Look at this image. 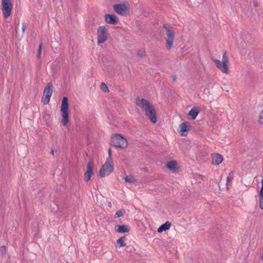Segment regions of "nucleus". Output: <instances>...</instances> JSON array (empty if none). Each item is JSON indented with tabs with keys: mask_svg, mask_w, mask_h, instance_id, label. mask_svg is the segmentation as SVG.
<instances>
[{
	"mask_svg": "<svg viewBox=\"0 0 263 263\" xmlns=\"http://www.w3.org/2000/svg\"><path fill=\"white\" fill-rule=\"evenodd\" d=\"M136 104L145 111L146 116L152 123L155 124L157 122V118L155 107L147 100L138 98L136 100Z\"/></svg>",
	"mask_w": 263,
	"mask_h": 263,
	"instance_id": "1",
	"label": "nucleus"
},
{
	"mask_svg": "<svg viewBox=\"0 0 263 263\" xmlns=\"http://www.w3.org/2000/svg\"><path fill=\"white\" fill-rule=\"evenodd\" d=\"M110 142L112 146L121 148L126 147L128 145L126 139L119 134H116L111 137Z\"/></svg>",
	"mask_w": 263,
	"mask_h": 263,
	"instance_id": "2",
	"label": "nucleus"
},
{
	"mask_svg": "<svg viewBox=\"0 0 263 263\" xmlns=\"http://www.w3.org/2000/svg\"><path fill=\"white\" fill-rule=\"evenodd\" d=\"M163 28L166 30L165 47L167 50H170L173 46L175 39V32L172 28L167 25H163Z\"/></svg>",
	"mask_w": 263,
	"mask_h": 263,
	"instance_id": "3",
	"label": "nucleus"
},
{
	"mask_svg": "<svg viewBox=\"0 0 263 263\" xmlns=\"http://www.w3.org/2000/svg\"><path fill=\"white\" fill-rule=\"evenodd\" d=\"M61 111L62 116V123L64 126L67 125L69 122V108L68 98L64 97L62 101Z\"/></svg>",
	"mask_w": 263,
	"mask_h": 263,
	"instance_id": "4",
	"label": "nucleus"
},
{
	"mask_svg": "<svg viewBox=\"0 0 263 263\" xmlns=\"http://www.w3.org/2000/svg\"><path fill=\"white\" fill-rule=\"evenodd\" d=\"M2 10L5 18L10 16L13 8L11 0H2Z\"/></svg>",
	"mask_w": 263,
	"mask_h": 263,
	"instance_id": "5",
	"label": "nucleus"
},
{
	"mask_svg": "<svg viewBox=\"0 0 263 263\" xmlns=\"http://www.w3.org/2000/svg\"><path fill=\"white\" fill-rule=\"evenodd\" d=\"M97 35L99 44L104 43L108 39L109 34L105 26H101L98 28Z\"/></svg>",
	"mask_w": 263,
	"mask_h": 263,
	"instance_id": "6",
	"label": "nucleus"
},
{
	"mask_svg": "<svg viewBox=\"0 0 263 263\" xmlns=\"http://www.w3.org/2000/svg\"><path fill=\"white\" fill-rule=\"evenodd\" d=\"M52 84L48 83L44 90L43 96L42 98V102L44 104H48L50 101V98L52 94Z\"/></svg>",
	"mask_w": 263,
	"mask_h": 263,
	"instance_id": "7",
	"label": "nucleus"
},
{
	"mask_svg": "<svg viewBox=\"0 0 263 263\" xmlns=\"http://www.w3.org/2000/svg\"><path fill=\"white\" fill-rule=\"evenodd\" d=\"M113 8L116 12L122 16L126 15L129 11L127 2L115 4L114 5Z\"/></svg>",
	"mask_w": 263,
	"mask_h": 263,
	"instance_id": "8",
	"label": "nucleus"
},
{
	"mask_svg": "<svg viewBox=\"0 0 263 263\" xmlns=\"http://www.w3.org/2000/svg\"><path fill=\"white\" fill-rule=\"evenodd\" d=\"M114 170L112 165H108L107 163H104L99 172V175L101 177L109 175Z\"/></svg>",
	"mask_w": 263,
	"mask_h": 263,
	"instance_id": "9",
	"label": "nucleus"
},
{
	"mask_svg": "<svg viewBox=\"0 0 263 263\" xmlns=\"http://www.w3.org/2000/svg\"><path fill=\"white\" fill-rule=\"evenodd\" d=\"M213 61L216 67L224 73H228V63L227 61H220L219 60L214 59Z\"/></svg>",
	"mask_w": 263,
	"mask_h": 263,
	"instance_id": "10",
	"label": "nucleus"
},
{
	"mask_svg": "<svg viewBox=\"0 0 263 263\" xmlns=\"http://www.w3.org/2000/svg\"><path fill=\"white\" fill-rule=\"evenodd\" d=\"M104 18L107 24L116 25L118 23V18L114 14H106L105 15Z\"/></svg>",
	"mask_w": 263,
	"mask_h": 263,
	"instance_id": "11",
	"label": "nucleus"
},
{
	"mask_svg": "<svg viewBox=\"0 0 263 263\" xmlns=\"http://www.w3.org/2000/svg\"><path fill=\"white\" fill-rule=\"evenodd\" d=\"M212 164L215 165H219L223 160L222 156L218 154L214 153L212 155Z\"/></svg>",
	"mask_w": 263,
	"mask_h": 263,
	"instance_id": "12",
	"label": "nucleus"
},
{
	"mask_svg": "<svg viewBox=\"0 0 263 263\" xmlns=\"http://www.w3.org/2000/svg\"><path fill=\"white\" fill-rule=\"evenodd\" d=\"M93 174L92 168L91 165V163L89 162L87 164V171L84 174L85 181L88 182L90 180V178Z\"/></svg>",
	"mask_w": 263,
	"mask_h": 263,
	"instance_id": "13",
	"label": "nucleus"
},
{
	"mask_svg": "<svg viewBox=\"0 0 263 263\" xmlns=\"http://www.w3.org/2000/svg\"><path fill=\"white\" fill-rule=\"evenodd\" d=\"M115 230L118 233H124L128 232L130 231V229L126 225H117L115 227Z\"/></svg>",
	"mask_w": 263,
	"mask_h": 263,
	"instance_id": "14",
	"label": "nucleus"
},
{
	"mask_svg": "<svg viewBox=\"0 0 263 263\" xmlns=\"http://www.w3.org/2000/svg\"><path fill=\"white\" fill-rule=\"evenodd\" d=\"M199 110L196 107H192L189 111L188 115L191 116L192 120H195L197 117Z\"/></svg>",
	"mask_w": 263,
	"mask_h": 263,
	"instance_id": "15",
	"label": "nucleus"
},
{
	"mask_svg": "<svg viewBox=\"0 0 263 263\" xmlns=\"http://www.w3.org/2000/svg\"><path fill=\"white\" fill-rule=\"evenodd\" d=\"M171 226V223L169 221H166L163 224H162L157 230V231L159 233H161L163 231H165L167 230H168Z\"/></svg>",
	"mask_w": 263,
	"mask_h": 263,
	"instance_id": "16",
	"label": "nucleus"
},
{
	"mask_svg": "<svg viewBox=\"0 0 263 263\" xmlns=\"http://www.w3.org/2000/svg\"><path fill=\"white\" fill-rule=\"evenodd\" d=\"M177 162L176 161H168L166 163V166L172 171L175 172L177 169Z\"/></svg>",
	"mask_w": 263,
	"mask_h": 263,
	"instance_id": "17",
	"label": "nucleus"
},
{
	"mask_svg": "<svg viewBox=\"0 0 263 263\" xmlns=\"http://www.w3.org/2000/svg\"><path fill=\"white\" fill-rule=\"evenodd\" d=\"M188 126L186 123H182L180 125V132L182 136H185L188 132Z\"/></svg>",
	"mask_w": 263,
	"mask_h": 263,
	"instance_id": "18",
	"label": "nucleus"
},
{
	"mask_svg": "<svg viewBox=\"0 0 263 263\" xmlns=\"http://www.w3.org/2000/svg\"><path fill=\"white\" fill-rule=\"evenodd\" d=\"M125 239V237H122L120 238L117 240V245L116 246V248H121L122 247H124L126 246V243L124 242V240Z\"/></svg>",
	"mask_w": 263,
	"mask_h": 263,
	"instance_id": "19",
	"label": "nucleus"
},
{
	"mask_svg": "<svg viewBox=\"0 0 263 263\" xmlns=\"http://www.w3.org/2000/svg\"><path fill=\"white\" fill-rule=\"evenodd\" d=\"M258 202L260 209L263 210V192L259 191L258 194Z\"/></svg>",
	"mask_w": 263,
	"mask_h": 263,
	"instance_id": "20",
	"label": "nucleus"
},
{
	"mask_svg": "<svg viewBox=\"0 0 263 263\" xmlns=\"http://www.w3.org/2000/svg\"><path fill=\"white\" fill-rule=\"evenodd\" d=\"M125 181L128 183H134L136 182V180L132 175L127 176L125 178Z\"/></svg>",
	"mask_w": 263,
	"mask_h": 263,
	"instance_id": "21",
	"label": "nucleus"
},
{
	"mask_svg": "<svg viewBox=\"0 0 263 263\" xmlns=\"http://www.w3.org/2000/svg\"><path fill=\"white\" fill-rule=\"evenodd\" d=\"M124 213H125V210L123 209H120L116 212V213L115 215V217L118 218L121 216H122Z\"/></svg>",
	"mask_w": 263,
	"mask_h": 263,
	"instance_id": "22",
	"label": "nucleus"
},
{
	"mask_svg": "<svg viewBox=\"0 0 263 263\" xmlns=\"http://www.w3.org/2000/svg\"><path fill=\"white\" fill-rule=\"evenodd\" d=\"M101 89L104 92H108L109 91L107 86L103 82L101 84Z\"/></svg>",
	"mask_w": 263,
	"mask_h": 263,
	"instance_id": "23",
	"label": "nucleus"
},
{
	"mask_svg": "<svg viewBox=\"0 0 263 263\" xmlns=\"http://www.w3.org/2000/svg\"><path fill=\"white\" fill-rule=\"evenodd\" d=\"M234 177V173L233 172H231L229 173L228 176L227 178V183L231 181L233 179Z\"/></svg>",
	"mask_w": 263,
	"mask_h": 263,
	"instance_id": "24",
	"label": "nucleus"
},
{
	"mask_svg": "<svg viewBox=\"0 0 263 263\" xmlns=\"http://www.w3.org/2000/svg\"><path fill=\"white\" fill-rule=\"evenodd\" d=\"M43 43H41L39 46L38 51L37 53V57L38 59H40L41 57L42 48Z\"/></svg>",
	"mask_w": 263,
	"mask_h": 263,
	"instance_id": "25",
	"label": "nucleus"
},
{
	"mask_svg": "<svg viewBox=\"0 0 263 263\" xmlns=\"http://www.w3.org/2000/svg\"><path fill=\"white\" fill-rule=\"evenodd\" d=\"M6 248L5 246H2L0 247V254L4 256L6 254Z\"/></svg>",
	"mask_w": 263,
	"mask_h": 263,
	"instance_id": "26",
	"label": "nucleus"
},
{
	"mask_svg": "<svg viewBox=\"0 0 263 263\" xmlns=\"http://www.w3.org/2000/svg\"><path fill=\"white\" fill-rule=\"evenodd\" d=\"M105 163H107V164L108 165H112V160L111 156H108V157L106 159V161Z\"/></svg>",
	"mask_w": 263,
	"mask_h": 263,
	"instance_id": "27",
	"label": "nucleus"
},
{
	"mask_svg": "<svg viewBox=\"0 0 263 263\" xmlns=\"http://www.w3.org/2000/svg\"><path fill=\"white\" fill-rule=\"evenodd\" d=\"M138 54L139 56L142 57L145 55V51L144 49H141L138 50Z\"/></svg>",
	"mask_w": 263,
	"mask_h": 263,
	"instance_id": "28",
	"label": "nucleus"
},
{
	"mask_svg": "<svg viewBox=\"0 0 263 263\" xmlns=\"http://www.w3.org/2000/svg\"><path fill=\"white\" fill-rule=\"evenodd\" d=\"M259 122L260 124H263V110L260 113L259 117Z\"/></svg>",
	"mask_w": 263,
	"mask_h": 263,
	"instance_id": "29",
	"label": "nucleus"
},
{
	"mask_svg": "<svg viewBox=\"0 0 263 263\" xmlns=\"http://www.w3.org/2000/svg\"><path fill=\"white\" fill-rule=\"evenodd\" d=\"M227 61V63H228V60L227 57V53L226 52H223L222 55V61Z\"/></svg>",
	"mask_w": 263,
	"mask_h": 263,
	"instance_id": "30",
	"label": "nucleus"
},
{
	"mask_svg": "<svg viewBox=\"0 0 263 263\" xmlns=\"http://www.w3.org/2000/svg\"><path fill=\"white\" fill-rule=\"evenodd\" d=\"M22 25V31L23 33H24L25 31L26 30V25L25 23H23Z\"/></svg>",
	"mask_w": 263,
	"mask_h": 263,
	"instance_id": "31",
	"label": "nucleus"
},
{
	"mask_svg": "<svg viewBox=\"0 0 263 263\" xmlns=\"http://www.w3.org/2000/svg\"><path fill=\"white\" fill-rule=\"evenodd\" d=\"M108 156H110L112 155V151H111V148H109V149L108 150Z\"/></svg>",
	"mask_w": 263,
	"mask_h": 263,
	"instance_id": "32",
	"label": "nucleus"
},
{
	"mask_svg": "<svg viewBox=\"0 0 263 263\" xmlns=\"http://www.w3.org/2000/svg\"><path fill=\"white\" fill-rule=\"evenodd\" d=\"M261 189H260V191H262V192H263V177H262V180H261Z\"/></svg>",
	"mask_w": 263,
	"mask_h": 263,
	"instance_id": "33",
	"label": "nucleus"
},
{
	"mask_svg": "<svg viewBox=\"0 0 263 263\" xmlns=\"http://www.w3.org/2000/svg\"><path fill=\"white\" fill-rule=\"evenodd\" d=\"M173 81H176V77L175 76H173Z\"/></svg>",
	"mask_w": 263,
	"mask_h": 263,
	"instance_id": "34",
	"label": "nucleus"
},
{
	"mask_svg": "<svg viewBox=\"0 0 263 263\" xmlns=\"http://www.w3.org/2000/svg\"><path fill=\"white\" fill-rule=\"evenodd\" d=\"M51 154L52 155H54V151L53 149H51Z\"/></svg>",
	"mask_w": 263,
	"mask_h": 263,
	"instance_id": "35",
	"label": "nucleus"
},
{
	"mask_svg": "<svg viewBox=\"0 0 263 263\" xmlns=\"http://www.w3.org/2000/svg\"><path fill=\"white\" fill-rule=\"evenodd\" d=\"M46 116L47 117H49V115L48 114H47L46 115H45L44 117L46 118Z\"/></svg>",
	"mask_w": 263,
	"mask_h": 263,
	"instance_id": "36",
	"label": "nucleus"
}]
</instances>
